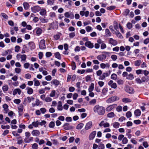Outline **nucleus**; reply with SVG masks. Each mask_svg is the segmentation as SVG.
Listing matches in <instances>:
<instances>
[{
    "mask_svg": "<svg viewBox=\"0 0 149 149\" xmlns=\"http://www.w3.org/2000/svg\"><path fill=\"white\" fill-rule=\"evenodd\" d=\"M93 110L94 112L97 113L99 115H103L105 113V108L98 104L94 107Z\"/></svg>",
    "mask_w": 149,
    "mask_h": 149,
    "instance_id": "obj_1",
    "label": "nucleus"
},
{
    "mask_svg": "<svg viewBox=\"0 0 149 149\" xmlns=\"http://www.w3.org/2000/svg\"><path fill=\"white\" fill-rule=\"evenodd\" d=\"M102 53L103 54L98 55L96 58L98 60L103 61L106 59L107 55L109 54V52H102Z\"/></svg>",
    "mask_w": 149,
    "mask_h": 149,
    "instance_id": "obj_2",
    "label": "nucleus"
},
{
    "mask_svg": "<svg viewBox=\"0 0 149 149\" xmlns=\"http://www.w3.org/2000/svg\"><path fill=\"white\" fill-rule=\"evenodd\" d=\"M26 56L25 54H22L20 53L17 54L16 56V58L18 60H19L21 59V62H25L26 59Z\"/></svg>",
    "mask_w": 149,
    "mask_h": 149,
    "instance_id": "obj_3",
    "label": "nucleus"
},
{
    "mask_svg": "<svg viewBox=\"0 0 149 149\" xmlns=\"http://www.w3.org/2000/svg\"><path fill=\"white\" fill-rule=\"evenodd\" d=\"M39 48L40 49H42L46 48L45 40L44 39L40 41L39 45Z\"/></svg>",
    "mask_w": 149,
    "mask_h": 149,
    "instance_id": "obj_4",
    "label": "nucleus"
},
{
    "mask_svg": "<svg viewBox=\"0 0 149 149\" xmlns=\"http://www.w3.org/2000/svg\"><path fill=\"white\" fill-rule=\"evenodd\" d=\"M116 106L117 104H113L112 105H110L106 108V111L107 112H109L112 111Z\"/></svg>",
    "mask_w": 149,
    "mask_h": 149,
    "instance_id": "obj_5",
    "label": "nucleus"
},
{
    "mask_svg": "<svg viewBox=\"0 0 149 149\" xmlns=\"http://www.w3.org/2000/svg\"><path fill=\"white\" fill-rule=\"evenodd\" d=\"M49 26L52 29H57L58 27V23L56 22H53L49 24Z\"/></svg>",
    "mask_w": 149,
    "mask_h": 149,
    "instance_id": "obj_6",
    "label": "nucleus"
},
{
    "mask_svg": "<svg viewBox=\"0 0 149 149\" xmlns=\"http://www.w3.org/2000/svg\"><path fill=\"white\" fill-rule=\"evenodd\" d=\"M64 15L65 17L66 18H69L71 19L74 18V14L72 13L66 12Z\"/></svg>",
    "mask_w": 149,
    "mask_h": 149,
    "instance_id": "obj_7",
    "label": "nucleus"
},
{
    "mask_svg": "<svg viewBox=\"0 0 149 149\" xmlns=\"http://www.w3.org/2000/svg\"><path fill=\"white\" fill-rule=\"evenodd\" d=\"M109 44L113 46H116L118 44L117 41L113 39L112 38H109Z\"/></svg>",
    "mask_w": 149,
    "mask_h": 149,
    "instance_id": "obj_8",
    "label": "nucleus"
},
{
    "mask_svg": "<svg viewBox=\"0 0 149 149\" xmlns=\"http://www.w3.org/2000/svg\"><path fill=\"white\" fill-rule=\"evenodd\" d=\"M32 11L34 13L38 12L40 10V8L39 6H35L31 8Z\"/></svg>",
    "mask_w": 149,
    "mask_h": 149,
    "instance_id": "obj_9",
    "label": "nucleus"
},
{
    "mask_svg": "<svg viewBox=\"0 0 149 149\" xmlns=\"http://www.w3.org/2000/svg\"><path fill=\"white\" fill-rule=\"evenodd\" d=\"M125 91L130 94H132L134 93V89L130 87H127L125 88Z\"/></svg>",
    "mask_w": 149,
    "mask_h": 149,
    "instance_id": "obj_10",
    "label": "nucleus"
},
{
    "mask_svg": "<svg viewBox=\"0 0 149 149\" xmlns=\"http://www.w3.org/2000/svg\"><path fill=\"white\" fill-rule=\"evenodd\" d=\"M109 124L107 123H105L104 121H102L99 124V126L100 127L102 126L104 127H108L109 126Z\"/></svg>",
    "mask_w": 149,
    "mask_h": 149,
    "instance_id": "obj_11",
    "label": "nucleus"
},
{
    "mask_svg": "<svg viewBox=\"0 0 149 149\" xmlns=\"http://www.w3.org/2000/svg\"><path fill=\"white\" fill-rule=\"evenodd\" d=\"M85 45L86 47L90 49H92L94 47L93 43L90 41H86L85 43Z\"/></svg>",
    "mask_w": 149,
    "mask_h": 149,
    "instance_id": "obj_12",
    "label": "nucleus"
},
{
    "mask_svg": "<svg viewBox=\"0 0 149 149\" xmlns=\"http://www.w3.org/2000/svg\"><path fill=\"white\" fill-rule=\"evenodd\" d=\"M112 80H110L108 83L109 85L110 86L111 88H116L117 87V85L115 83H113Z\"/></svg>",
    "mask_w": 149,
    "mask_h": 149,
    "instance_id": "obj_13",
    "label": "nucleus"
},
{
    "mask_svg": "<svg viewBox=\"0 0 149 149\" xmlns=\"http://www.w3.org/2000/svg\"><path fill=\"white\" fill-rule=\"evenodd\" d=\"M89 13V12L88 11H86L85 12H84V11H81L79 13L82 17L85 15V17H87L88 16Z\"/></svg>",
    "mask_w": 149,
    "mask_h": 149,
    "instance_id": "obj_14",
    "label": "nucleus"
},
{
    "mask_svg": "<svg viewBox=\"0 0 149 149\" xmlns=\"http://www.w3.org/2000/svg\"><path fill=\"white\" fill-rule=\"evenodd\" d=\"M96 134V132L95 131L92 132L90 134L89 138L90 140H92L95 138Z\"/></svg>",
    "mask_w": 149,
    "mask_h": 149,
    "instance_id": "obj_15",
    "label": "nucleus"
},
{
    "mask_svg": "<svg viewBox=\"0 0 149 149\" xmlns=\"http://www.w3.org/2000/svg\"><path fill=\"white\" fill-rule=\"evenodd\" d=\"M100 66L101 68L104 69L105 68H109L110 65L109 63H106V64L104 63H101L100 64Z\"/></svg>",
    "mask_w": 149,
    "mask_h": 149,
    "instance_id": "obj_16",
    "label": "nucleus"
},
{
    "mask_svg": "<svg viewBox=\"0 0 149 149\" xmlns=\"http://www.w3.org/2000/svg\"><path fill=\"white\" fill-rule=\"evenodd\" d=\"M33 137H25L24 141L26 143H29L33 141Z\"/></svg>",
    "mask_w": 149,
    "mask_h": 149,
    "instance_id": "obj_17",
    "label": "nucleus"
},
{
    "mask_svg": "<svg viewBox=\"0 0 149 149\" xmlns=\"http://www.w3.org/2000/svg\"><path fill=\"white\" fill-rule=\"evenodd\" d=\"M32 135L33 136H38L40 134V132L38 130H34L31 132Z\"/></svg>",
    "mask_w": 149,
    "mask_h": 149,
    "instance_id": "obj_18",
    "label": "nucleus"
},
{
    "mask_svg": "<svg viewBox=\"0 0 149 149\" xmlns=\"http://www.w3.org/2000/svg\"><path fill=\"white\" fill-rule=\"evenodd\" d=\"M92 122L91 121H89L87 123L86 125L85 129L86 130H87L90 129L92 127Z\"/></svg>",
    "mask_w": 149,
    "mask_h": 149,
    "instance_id": "obj_19",
    "label": "nucleus"
},
{
    "mask_svg": "<svg viewBox=\"0 0 149 149\" xmlns=\"http://www.w3.org/2000/svg\"><path fill=\"white\" fill-rule=\"evenodd\" d=\"M28 45L29 46V48L31 50H33L35 48L36 45L35 43L32 42H29Z\"/></svg>",
    "mask_w": 149,
    "mask_h": 149,
    "instance_id": "obj_20",
    "label": "nucleus"
},
{
    "mask_svg": "<svg viewBox=\"0 0 149 149\" xmlns=\"http://www.w3.org/2000/svg\"><path fill=\"white\" fill-rule=\"evenodd\" d=\"M17 93L19 95L21 93V91L19 88L15 89L13 91V95H15Z\"/></svg>",
    "mask_w": 149,
    "mask_h": 149,
    "instance_id": "obj_21",
    "label": "nucleus"
},
{
    "mask_svg": "<svg viewBox=\"0 0 149 149\" xmlns=\"http://www.w3.org/2000/svg\"><path fill=\"white\" fill-rule=\"evenodd\" d=\"M57 109L58 110L61 111L63 109L62 103L61 101H59L58 103Z\"/></svg>",
    "mask_w": 149,
    "mask_h": 149,
    "instance_id": "obj_22",
    "label": "nucleus"
},
{
    "mask_svg": "<svg viewBox=\"0 0 149 149\" xmlns=\"http://www.w3.org/2000/svg\"><path fill=\"white\" fill-rule=\"evenodd\" d=\"M16 140L17 141V144L18 145H20L23 142L22 137L20 136L17 137L16 138Z\"/></svg>",
    "mask_w": 149,
    "mask_h": 149,
    "instance_id": "obj_23",
    "label": "nucleus"
},
{
    "mask_svg": "<svg viewBox=\"0 0 149 149\" xmlns=\"http://www.w3.org/2000/svg\"><path fill=\"white\" fill-rule=\"evenodd\" d=\"M3 107L4 109V113H7L9 110L8 106L6 104H4L3 105Z\"/></svg>",
    "mask_w": 149,
    "mask_h": 149,
    "instance_id": "obj_24",
    "label": "nucleus"
},
{
    "mask_svg": "<svg viewBox=\"0 0 149 149\" xmlns=\"http://www.w3.org/2000/svg\"><path fill=\"white\" fill-rule=\"evenodd\" d=\"M141 111L139 109L136 110L134 111V114L136 117L140 116L141 115Z\"/></svg>",
    "mask_w": 149,
    "mask_h": 149,
    "instance_id": "obj_25",
    "label": "nucleus"
},
{
    "mask_svg": "<svg viewBox=\"0 0 149 149\" xmlns=\"http://www.w3.org/2000/svg\"><path fill=\"white\" fill-rule=\"evenodd\" d=\"M51 84H53L57 86L59 85L60 82L58 80L56 79H54L51 81Z\"/></svg>",
    "mask_w": 149,
    "mask_h": 149,
    "instance_id": "obj_26",
    "label": "nucleus"
},
{
    "mask_svg": "<svg viewBox=\"0 0 149 149\" xmlns=\"http://www.w3.org/2000/svg\"><path fill=\"white\" fill-rule=\"evenodd\" d=\"M11 53V51L10 49H8L7 50L3 52L1 54V55L3 56H5L7 55L8 53L10 54Z\"/></svg>",
    "mask_w": 149,
    "mask_h": 149,
    "instance_id": "obj_27",
    "label": "nucleus"
},
{
    "mask_svg": "<svg viewBox=\"0 0 149 149\" xmlns=\"http://www.w3.org/2000/svg\"><path fill=\"white\" fill-rule=\"evenodd\" d=\"M122 101L123 102L127 103L131 102L132 100L129 98L125 97L122 99Z\"/></svg>",
    "mask_w": 149,
    "mask_h": 149,
    "instance_id": "obj_28",
    "label": "nucleus"
},
{
    "mask_svg": "<svg viewBox=\"0 0 149 149\" xmlns=\"http://www.w3.org/2000/svg\"><path fill=\"white\" fill-rule=\"evenodd\" d=\"M26 90H27V93L29 95H31L33 92V89L29 87H27L26 88Z\"/></svg>",
    "mask_w": 149,
    "mask_h": 149,
    "instance_id": "obj_29",
    "label": "nucleus"
},
{
    "mask_svg": "<svg viewBox=\"0 0 149 149\" xmlns=\"http://www.w3.org/2000/svg\"><path fill=\"white\" fill-rule=\"evenodd\" d=\"M120 25V24H118V23L116 22L115 21L114 22V28L117 31H118V27H119Z\"/></svg>",
    "mask_w": 149,
    "mask_h": 149,
    "instance_id": "obj_30",
    "label": "nucleus"
},
{
    "mask_svg": "<svg viewBox=\"0 0 149 149\" xmlns=\"http://www.w3.org/2000/svg\"><path fill=\"white\" fill-rule=\"evenodd\" d=\"M105 34L107 37H110L111 36V34L109 30L106 29L105 30Z\"/></svg>",
    "mask_w": 149,
    "mask_h": 149,
    "instance_id": "obj_31",
    "label": "nucleus"
},
{
    "mask_svg": "<svg viewBox=\"0 0 149 149\" xmlns=\"http://www.w3.org/2000/svg\"><path fill=\"white\" fill-rule=\"evenodd\" d=\"M40 14L42 16H45L46 14V10L45 9L42 8L40 9Z\"/></svg>",
    "mask_w": 149,
    "mask_h": 149,
    "instance_id": "obj_32",
    "label": "nucleus"
},
{
    "mask_svg": "<svg viewBox=\"0 0 149 149\" xmlns=\"http://www.w3.org/2000/svg\"><path fill=\"white\" fill-rule=\"evenodd\" d=\"M94 86V84L93 83H91L89 86L88 88V92H91L93 90Z\"/></svg>",
    "mask_w": 149,
    "mask_h": 149,
    "instance_id": "obj_33",
    "label": "nucleus"
},
{
    "mask_svg": "<svg viewBox=\"0 0 149 149\" xmlns=\"http://www.w3.org/2000/svg\"><path fill=\"white\" fill-rule=\"evenodd\" d=\"M54 55L55 57L57 59L60 60L61 59V55L58 52H57L55 53Z\"/></svg>",
    "mask_w": 149,
    "mask_h": 149,
    "instance_id": "obj_34",
    "label": "nucleus"
},
{
    "mask_svg": "<svg viewBox=\"0 0 149 149\" xmlns=\"http://www.w3.org/2000/svg\"><path fill=\"white\" fill-rule=\"evenodd\" d=\"M8 87L7 85H6L3 86L2 87V89L4 93L7 91L8 89Z\"/></svg>",
    "mask_w": 149,
    "mask_h": 149,
    "instance_id": "obj_35",
    "label": "nucleus"
},
{
    "mask_svg": "<svg viewBox=\"0 0 149 149\" xmlns=\"http://www.w3.org/2000/svg\"><path fill=\"white\" fill-rule=\"evenodd\" d=\"M126 79L132 80L134 79V75L132 74H130L127 75L126 77Z\"/></svg>",
    "mask_w": 149,
    "mask_h": 149,
    "instance_id": "obj_36",
    "label": "nucleus"
},
{
    "mask_svg": "<svg viewBox=\"0 0 149 149\" xmlns=\"http://www.w3.org/2000/svg\"><path fill=\"white\" fill-rule=\"evenodd\" d=\"M18 111L23 112L24 109V106L20 104L17 107Z\"/></svg>",
    "mask_w": 149,
    "mask_h": 149,
    "instance_id": "obj_37",
    "label": "nucleus"
},
{
    "mask_svg": "<svg viewBox=\"0 0 149 149\" xmlns=\"http://www.w3.org/2000/svg\"><path fill=\"white\" fill-rule=\"evenodd\" d=\"M39 19L41 22L42 23H47L48 22V20L47 19L45 18L40 17Z\"/></svg>",
    "mask_w": 149,
    "mask_h": 149,
    "instance_id": "obj_38",
    "label": "nucleus"
},
{
    "mask_svg": "<svg viewBox=\"0 0 149 149\" xmlns=\"http://www.w3.org/2000/svg\"><path fill=\"white\" fill-rule=\"evenodd\" d=\"M141 63V61L140 60L136 61L134 62V65L136 66H139L140 65Z\"/></svg>",
    "mask_w": 149,
    "mask_h": 149,
    "instance_id": "obj_39",
    "label": "nucleus"
},
{
    "mask_svg": "<svg viewBox=\"0 0 149 149\" xmlns=\"http://www.w3.org/2000/svg\"><path fill=\"white\" fill-rule=\"evenodd\" d=\"M32 124L33 125V126L37 127L40 125V122L38 121H34L32 123Z\"/></svg>",
    "mask_w": 149,
    "mask_h": 149,
    "instance_id": "obj_40",
    "label": "nucleus"
},
{
    "mask_svg": "<svg viewBox=\"0 0 149 149\" xmlns=\"http://www.w3.org/2000/svg\"><path fill=\"white\" fill-rule=\"evenodd\" d=\"M130 11L128 9H125L123 13V14L125 16H126L129 15Z\"/></svg>",
    "mask_w": 149,
    "mask_h": 149,
    "instance_id": "obj_41",
    "label": "nucleus"
},
{
    "mask_svg": "<svg viewBox=\"0 0 149 149\" xmlns=\"http://www.w3.org/2000/svg\"><path fill=\"white\" fill-rule=\"evenodd\" d=\"M107 116L109 118H112L114 117L115 114L113 112H111L108 113L107 114Z\"/></svg>",
    "mask_w": 149,
    "mask_h": 149,
    "instance_id": "obj_42",
    "label": "nucleus"
},
{
    "mask_svg": "<svg viewBox=\"0 0 149 149\" xmlns=\"http://www.w3.org/2000/svg\"><path fill=\"white\" fill-rule=\"evenodd\" d=\"M111 97L113 102L119 99V97L116 96H112Z\"/></svg>",
    "mask_w": 149,
    "mask_h": 149,
    "instance_id": "obj_43",
    "label": "nucleus"
},
{
    "mask_svg": "<svg viewBox=\"0 0 149 149\" xmlns=\"http://www.w3.org/2000/svg\"><path fill=\"white\" fill-rule=\"evenodd\" d=\"M23 5L25 9L26 10L29 8V5L28 3L27 2H24L23 3Z\"/></svg>",
    "mask_w": 149,
    "mask_h": 149,
    "instance_id": "obj_44",
    "label": "nucleus"
},
{
    "mask_svg": "<svg viewBox=\"0 0 149 149\" xmlns=\"http://www.w3.org/2000/svg\"><path fill=\"white\" fill-rule=\"evenodd\" d=\"M83 126L84 124L81 123L78 124L76 128L77 129L80 130L83 127Z\"/></svg>",
    "mask_w": 149,
    "mask_h": 149,
    "instance_id": "obj_45",
    "label": "nucleus"
},
{
    "mask_svg": "<svg viewBox=\"0 0 149 149\" xmlns=\"http://www.w3.org/2000/svg\"><path fill=\"white\" fill-rule=\"evenodd\" d=\"M26 99V100H27L28 102L29 103H30L32 101H33L34 99L33 97H28Z\"/></svg>",
    "mask_w": 149,
    "mask_h": 149,
    "instance_id": "obj_46",
    "label": "nucleus"
},
{
    "mask_svg": "<svg viewBox=\"0 0 149 149\" xmlns=\"http://www.w3.org/2000/svg\"><path fill=\"white\" fill-rule=\"evenodd\" d=\"M115 34L118 37L120 38H123V37L121 34L120 33L119 31H117L116 32H115Z\"/></svg>",
    "mask_w": 149,
    "mask_h": 149,
    "instance_id": "obj_47",
    "label": "nucleus"
},
{
    "mask_svg": "<svg viewBox=\"0 0 149 149\" xmlns=\"http://www.w3.org/2000/svg\"><path fill=\"white\" fill-rule=\"evenodd\" d=\"M113 127L116 128H118L119 127L120 124L118 122H115L113 124Z\"/></svg>",
    "mask_w": 149,
    "mask_h": 149,
    "instance_id": "obj_48",
    "label": "nucleus"
},
{
    "mask_svg": "<svg viewBox=\"0 0 149 149\" xmlns=\"http://www.w3.org/2000/svg\"><path fill=\"white\" fill-rule=\"evenodd\" d=\"M96 102V100L95 99H94L91 100L89 102V103L90 105H94L95 104Z\"/></svg>",
    "mask_w": 149,
    "mask_h": 149,
    "instance_id": "obj_49",
    "label": "nucleus"
},
{
    "mask_svg": "<svg viewBox=\"0 0 149 149\" xmlns=\"http://www.w3.org/2000/svg\"><path fill=\"white\" fill-rule=\"evenodd\" d=\"M47 2L48 5L51 6L54 3V0H47Z\"/></svg>",
    "mask_w": 149,
    "mask_h": 149,
    "instance_id": "obj_50",
    "label": "nucleus"
},
{
    "mask_svg": "<svg viewBox=\"0 0 149 149\" xmlns=\"http://www.w3.org/2000/svg\"><path fill=\"white\" fill-rule=\"evenodd\" d=\"M117 75L115 73L112 74L111 76V79L113 80H116L117 78Z\"/></svg>",
    "mask_w": 149,
    "mask_h": 149,
    "instance_id": "obj_51",
    "label": "nucleus"
},
{
    "mask_svg": "<svg viewBox=\"0 0 149 149\" xmlns=\"http://www.w3.org/2000/svg\"><path fill=\"white\" fill-rule=\"evenodd\" d=\"M72 69L73 70H74L76 68V65L75 62L73 61H72Z\"/></svg>",
    "mask_w": 149,
    "mask_h": 149,
    "instance_id": "obj_52",
    "label": "nucleus"
},
{
    "mask_svg": "<svg viewBox=\"0 0 149 149\" xmlns=\"http://www.w3.org/2000/svg\"><path fill=\"white\" fill-rule=\"evenodd\" d=\"M52 100V99L49 97H46L45 100L47 102H51Z\"/></svg>",
    "mask_w": 149,
    "mask_h": 149,
    "instance_id": "obj_53",
    "label": "nucleus"
},
{
    "mask_svg": "<svg viewBox=\"0 0 149 149\" xmlns=\"http://www.w3.org/2000/svg\"><path fill=\"white\" fill-rule=\"evenodd\" d=\"M111 72V71L110 70H109L108 72H104L103 74V75H104V77L105 78L106 77H107L109 76Z\"/></svg>",
    "mask_w": 149,
    "mask_h": 149,
    "instance_id": "obj_54",
    "label": "nucleus"
},
{
    "mask_svg": "<svg viewBox=\"0 0 149 149\" xmlns=\"http://www.w3.org/2000/svg\"><path fill=\"white\" fill-rule=\"evenodd\" d=\"M42 32V30L40 28L38 29L36 31V33L37 35H40L41 33Z\"/></svg>",
    "mask_w": 149,
    "mask_h": 149,
    "instance_id": "obj_55",
    "label": "nucleus"
},
{
    "mask_svg": "<svg viewBox=\"0 0 149 149\" xmlns=\"http://www.w3.org/2000/svg\"><path fill=\"white\" fill-rule=\"evenodd\" d=\"M132 113L130 111H127L126 113V116L128 118H129L132 116Z\"/></svg>",
    "mask_w": 149,
    "mask_h": 149,
    "instance_id": "obj_56",
    "label": "nucleus"
},
{
    "mask_svg": "<svg viewBox=\"0 0 149 149\" xmlns=\"http://www.w3.org/2000/svg\"><path fill=\"white\" fill-rule=\"evenodd\" d=\"M116 8L115 6H112L107 7V10H114Z\"/></svg>",
    "mask_w": 149,
    "mask_h": 149,
    "instance_id": "obj_57",
    "label": "nucleus"
},
{
    "mask_svg": "<svg viewBox=\"0 0 149 149\" xmlns=\"http://www.w3.org/2000/svg\"><path fill=\"white\" fill-rule=\"evenodd\" d=\"M56 93V91L55 90L52 91L50 94V96L52 97H54L55 96Z\"/></svg>",
    "mask_w": 149,
    "mask_h": 149,
    "instance_id": "obj_58",
    "label": "nucleus"
},
{
    "mask_svg": "<svg viewBox=\"0 0 149 149\" xmlns=\"http://www.w3.org/2000/svg\"><path fill=\"white\" fill-rule=\"evenodd\" d=\"M135 81L139 84H141L142 83L141 79L139 78H136L135 79Z\"/></svg>",
    "mask_w": 149,
    "mask_h": 149,
    "instance_id": "obj_59",
    "label": "nucleus"
},
{
    "mask_svg": "<svg viewBox=\"0 0 149 149\" xmlns=\"http://www.w3.org/2000/svg\"><path fill=\"white\" fill-rule=\"evenodd\" d=\"M104 145L103 144L100 143L99 144L98 148V149H104Z\"/></svg>",
    "mask_w": 149,
    "mask_h": 149,
    "instance_id": "obj_60",
    "label": "nucleus"
},
{
    "mask_svg": "<svg viewBox=\"0 0 149 149\" xmlns=\"http://www.w3.org/2000/svg\"><path fill=\"white\" fill-rule=\"evenodd\" d=\"M86 29L87 32H89L92 30V27L89 26H87L86 27Z\"/></svg>",
    "mask_w": 149,
    "mask_h": 149,
    "instance_id": "obj_61",
    "label": "nucleus"
},
{
    "mask_svg": "<svg viewBox=\"0 0 149 149\" xmlns=\"http://www.w3.org/2000/svg\"><path fill=\"white\" fill-rule=\"evenodd\" d=\"M117 81L118 84L119 85H122L124 83L123 81L120 79H117Z\"/></svg>",
    "mask_w": 149,
    "mask_h": 149,
    "instance_id": "obj_62",
    "label": "nucleus"
},
{
    "mask_svg": "<svg viewBox=\"0 0 149 149\" xmlns=\"http://www.w3.org/2000/svg\"><path fill=\"white\" fill-rule=\"evenodd\" d=\"M91 77L90 75H88L85 77L86 81L88 82L91 80Z\"/></svg>",
    "mask_w": 149,
    "mask_h": 149,
    "instance_id": "obj_63",
    "label": "nucleus"
},
{
    "mask_svg": "<svg viewBox=\"0 0 149 149\" xmlns=\"http://www.w3.org/2000/svg\"><path fill=\"white\" fill-rule=\"evenodd\" d=\"M38 148V145L36 143H34L32 146V148L33 149H37Z\"/></svg>",
    "mask_w": 149,
    "mask_h": 149,
    "instance_id": "obj_64",
    "label": "nucleus"
}]
</instances>
